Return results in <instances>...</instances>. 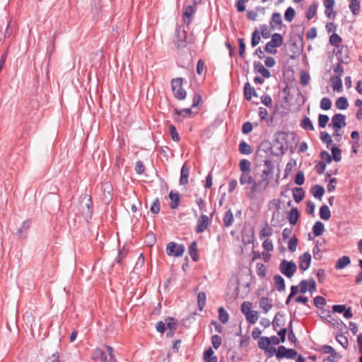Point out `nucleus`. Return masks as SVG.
Instances as JSON below:
<instances>
[{
    "label": "nucleus",
    "instance_id": "nucleus-1",
    "mask_svg": "<svg viewBox=\"0 0 362 362\" xmlns=\"http://www.w3.org/2000/svg\"><path fill=\"white\" fill-rule=\"evenodd\" d=\"M274 166L269 162H266L259 178L253 182V185L249 188V196L251 198H255L258 194L264 192L269 185L274 176Z\"/></svg>",
    "mask_w": 362,
    "mask_h": 362
},
{
    "label": "nucleus",
    "instance_id": "nucleus-2",
    "mask_svg": "<svg viewBox=\"0 0 362 362\" xmlns=\"http://www.w3.org/2000/svg\"><path fill=\"white\" fill-rule=\"evenodd\" d=\"M93 358L101 362H113V349L111 346L103 345L94 349Z\"/></svg>",
    "mask_w": 362,
    "mask_h": 362
},
{
    "label": "nucleus",
    "instance_id": "nucleus-3",
    "mask_svg": "<svg viewBox=\"0 0 362 362\" xmlns=\"http://www.w3.org/2000/svg\"><path fill=\"white\" fill-rule=\"evenodd\" d=\"M315 289V281L313 279H309L308 281H303L300 282L299 286H293L291 288V293L289 298L298 294V293H305L307 291L312 292Z\"/></svg>",
    "mask_w": 362,
    "mask_h": 362
},
{
    "label": "nucleus",
    "instance_id": "nucleus-4",
    "mask_svg": "<svg viewBox=\"0 0 362 362\" xmlns=\"http://www.w3.org/2000/svg\"><path fill=\"white\" fill-rule=\"evenodd\" d=\"M183 80L182 78H174L171 81V87L174 96L179 99L185 98L187 93L182 88Z\"/></svg>",
    "mask_w": 362,
    "mask_h": 362
},
{
    "label": "nucleus",
    "instance_id": "nucleus-5",
    "mask_svg": "<svg viewBox=\"0 0 362 362\" xmlns=\"http://www.w3.org/2000/svg\"><path fill=\"white\" fill-rule=\"evenodd\" d=\"M241 310L245 315L246 319L251 323H255L258 320V313L252 309L251 303L244 302L241 307Z\"/></svg>",
    "mask_w": 362,
    "mask_h": 362
},
{
    "label": "nucleus",
    "instance_id": "nucleus-6",
    "mask_svg": "<svg viewBox=\"0 0 362 362\" xmlns=\"http://www.w3.org/2000/svg\"><path fill=\"white\" fill-rule=\"evenodd\" d=\"M185 247L182 245L170 242L167 245L166 253L169 256L181 257L185 252Z\"/></svg>",
    "mask_w": 362,
    "mask_h": 362
},
{
    "label": "nucleus",
    "instance_id": "nucleus-7",
    "mask_svg": "<svg viewBox=\"0 0 362 362\" xmlns=\"http://www.w3.org/2000/svg\"><path fill=\"white\" fill-rule=\"evenodd\" d=\"M258 346L259 349L264 351V353L268 356H272L276 353L274 346L270 345L269 337H262L258 341Z\"/></svg>",
    "mask_w": 362,
    "mask_h": 362
},
{
    "label": "nucleus",
    "instance_id": "nucleus-8",
    "mask_svg": "<svg viewBox=\"0 0 362 362\" xmlns=\"http://www.w3.org/2000/svg\"><path fill=\"white\" fill-rule=\"evenodd\" d=\"M281 272L286 276H291L296 270V265L293 262L284 260L280 265Z\"/></svg>",
    "mask_w": 362,
    "mask_h": 362
},
{
    "label": "nucleus",
    "instance_id": "nucleus-9",
    "mask_svg": "<svg viewBox=\"0 0 362 362\" xmlns=\"http://www.w3.org/2000/svg\"><path fill=\"white\" fill-rule=\"evenodd\" d=\"M276 355L278 358L284 357L293 358L296 356V352L293 349H287L284 346H279L278 350H276Z\"/></svg>",
    "mask_w": 362,
    "mask_h": 362
},
{
    "label": "nucleus",
    "instance_id": "nucleus-10",
    "mask_svg": "<svg viewBox=\"0 0 362 362\" xmlns=\"http://www.w3.org/2000/svg\"><path fill=\"white\" fill-rule=\"evenodd\" d=\"M254 239V229L251 226L244 227L243 231V241L246 244L252 243Z\"/></svg>",
    "mask_w": 362,
    "mask_h": 362
},
{
    "label": "nucleus",
    "instance_id": "nucleus-11",
    "mask_svg": "<svg viewBox=\"0 0 362 362\" xmlns=\"http://www.w3.org/2000/svg\"><path fill=\"white\" fill-rule=\"evenodd\" d=\"M331 125L337 129L336 132L338 129L342 128L346 125L345 116L341 114L335 115L332 119Z\"/></svg>",
    "mask_w": 362,
    "mask_h": 362
},
{
    "label": "nucleus",
    "instance_id": "nucleus-12",
    "mask_svg": "<svg viewBox=\"0 0 362 362\" xmlns=\"http://www.w3.org/2000/svg\"><path fill=\"white\" fill-rule=\"evenodd\" d=\"M175 42L177 47H183L187 44V37L185 31L180 28L176 31Z\"/></svg>",
    "mask_w": 362,
    "mask_h": 362
},
{
    "label": "nucleus",
    "instance_id": "nucleus-13",
    "mask_svg": "<svg viewBox=\"0 0 362 362\" xmlns=\"http://www.w3.org/2000/svg\"><path fill=\"white\" fill-rule=\"evenodd\" d=\"M311 262V255L309 252H305L299 257V267L302 270H306L309 268Z\"/></svg>",
    "mask_w": 362,
    "mask_h": 362
},
{
    "label": "nucleus",
    "instance_id": "nucleus-14",
    "mask_svg": "<svg viewBox=\"0 0 362 362\" xmlns=\"http://www.w3.org/2000/svg\"><path fill=\"white\" fill-rule=\"evenodd\" d=\"M331 86L334 91L341 93L343 90L342 82L339 76H333L330 79Z\"/></svg>",
    "mask_w": 362,
    "mask_h": 362
},
{
    "label": "nucleus",
    "instance_id": "nucleus-15",
    "mask_svg": "<svg viewBox=\"0 0 362 362\" xmlns=\"http://www.w3.org/2000/svg\"><path fill=\"white\" fill-rule=\"evenodd\" d=\"M208 224H209L208 216L206 215L202 216L197 223V232H198V233L203 232L207 228Z\"/></svg>",
    "mask_w": 362,
    "mask_h": 362
},
{
    "label": "nucleus",
    "instance_id": "nucleus-16",
    "mask_svg": "<svg viewBox=\"0 0 362 362\" xmlns=\"http://www.w3.org/2000/svg\"><path fill=\"white\" fill-rule=\"evenodd\" d=\"M175 120L181 122L183 120L184 117L190 116L192 114V111L190 109H184L181 110H175Z\"/></svg>",
    "mask_w": 362,
    "mask_h": 362
},
{
    "label": "nucleus",
    "instance_id": "nucleus-17",
    "mask_svg": "<svg viewBox=\"0 0 362 362\" xmlns=\"http://www.w3.org/2000/svg\"><path fill=\"white\" fill-rule=\"evenodd\" d=\"M203 358L204 362H217V358L214 356V352L211 348L204 351Z\"/></svg>",
    "mask_w": 362,
    "mask_h": 362
},
{
    "label": "nucleus",
    "instance_id": "nucleus-18",
    "mask_svg": "<svg viewBox=\"0 0 362 362\" xmlns=\"http://www.w3.org/2000/svg\"><path fill=\"white\" fill-rule=\"evenodd\" d=\"M350 262L351 260L348 256H343L337 261L335 267L337 269H342L346 266L349 265Z\"/></svg>",
    "mask_w": 362,
    "mask_h": 362
},
{
    "label": "nucleus",
    "instance_id": "nucleus-19",
    "mask_svg": "<svg viewBox=\"0 0 362 362\" xmlns=\"http://www.w3.org/2000/svg\"><path fill=\"white\" fill-rule=\"evenodd\" d=\"M245 96L248 100H251L252 97H257L255 89L248 83L245 85Z\"/></svg>",
    "mask_w": 362,
    "mask_h": 362
},
{
    "label": "nucleus",
    "instance_id": "nucleus-20",
    "mask_svg": "<svg viewBox=\"0 0 362 362\" xmlns=\"http://www.w3.org/2000/svg\"><path fill=\"white\" fill-rule=\"evenodd\" d=\"M170 199V206L171 209H175L180 204V195L178 193L170 192L169 194Z\"/></svg>",
    "mask_w": 362,
    "mask_h": 362
},
{
    "label": "nucleus",
    "instance_id": "nucleus-21",
    "mask_svg": "<svg viewBox=\"0 0 362 362\" xmlns=\"http://www.w3.org/2000/svg\"><path fill=\"white\" fill-rule=\"evenodd\" d=\"M254 182H255V180H253L250 173H241L240 177V182L241 185L251 184L252 185Z\"/></svg>",
    "mask_w": 362,
    "mask_h": 362
},
{
    "label": "nucleus",
    "instance_id": "nucleus-22",
    "mask_svg": "<svg viewBox=\"0 0 362 362\" xmlns=\"http://www.w3.org/2000/svg\"><path fill=\"white\" fill-rule=\"evenodd\" d=\"M313 195L319 199H321L325 194V189L320 185H315L312 189Z\"/></svg>",
    "mask_w": 362,
    "mask_h": 362
},
{
    "label": "nucleus",
    "instance_id": "nucleus-23",
    "mask_svg": "<svg viewBox=\"0 0 362 362\" xmlns=\"http://www.w3.org/2000/svg\"><path fill=\"white\" fill-rule=\"evenodd\" d=\"M325 230V226L324 224L320 221H317L313 228V231L315 236H320L321 235Z\"/></svg>",
    "mask_w": 362,
    "mask_h": 362
},
{
    "label": "nucleus",
    "instance_id": "nucleus-24",
    "mask_svg": "<svg viewBox=\"0 0 362 362\" xmlns=\"http://www.w3.org/2000/svg\"><path fill=\"white\" fill-rule=\"evenodd\" d=\"M335 105L339 110H346L349 106L348 100L344 97H340L335 102Z\"/></svg>",
    "mask_w": 362,
    "mask_h": 362
},
{
    "label": "nucleus",
    "instance_id": "nucleus-25",
    "mask_svg": "<svg viewBox=\"0 0 362 362\" xmlns=\"http://www.w3.org/2000/svg\"><path fill=\"white\" fill-rule=\"evenodd\" d=\"M320 216L322 219L325 221H327L330 218L331 213L327 206L323 205L321 206L320 209Z\"/></svg>",
    "mask_w": 362,
    "mask_h": 362
},
{
    "label": "nucleus",
    "instance_id": "nucleus-26",
    "mask_svg": "<svg viewBox=\"0 0 362 362\" xmlns=\"http://www.w3.org/2000/svg\"><path fill=\"white\" fill-rule=\"evenodd\" d=\"M293 196L295 201L299 202L304 197V191L302 188L296 187L293 189Z\"/></svg>",
    "mask_w": 362,
    "mask_h": 362
},
{
    "label": "nucleus",
    "instance_id": "nucleus-27",
    "mask_svg": "<svg viewBox=\"0 0 362 362\" xmlns=\"http://www.w3.org/2000/svg\"><path fill=\"white\" fill-rule=\"evenodd\" d=\"M189 169L184 165L181 170L180 184L186 185L188 182Z\"/></svg>",
    "mask_w": 362,
    "mask_h": 362
},
{
    "label": "nucleus",
    "instance_id": "nucleus-28",
    "mask_svg": "<svg viewBox=\"0 0 362 362\" xmlns=\"http://www.w3.org/2000/svg\"><path fill=\"white\" fill-rule=\"evenodd\" d=\"M240 169L243 173H250L251 163L246 159H243L239 163Z\"/></svg>",
    "mask_w": 362,
    "mask_h": 362
},
{
    "label": "nucleus",
    "instance_id": "nucleus-29",
    "mask_svg": "<svg viewBox=\"0 0 362 362\" xmlns=\"http://www.w3.org/2000/svg\"><path fill=\"white\" fill-rule=\"evenodd\" d=\"M269 42L279 47L283 44V37L280 34L275 33L272 36V40Z\"/></svg>",
    "mask_w": 362,
    "mask_h": 362
},
{
    "label": "nucleus",
    "instance_id": "nucleus-30",
    "mask_svg": "<svg viewBox=\"0 0 362 362\" xmlns=\"http://www.w3.org/2000/svg\"><path fill=\"white\" fill-rule=\"evenodd\" d=\"M282 23L281 16L279 13H275L272 15L271 26L274 28L276 26H280Z\"/></svg>",
    "mask_w": 362,
    "mask_h": 362
},
{
    "label": "nucleus",
    "instance_id": "nucleus-31",
    "mask_svg": "<svg viewBox=\"0 0 362 362\" xmlns=\"http://www.w3.org/2000/svg\"><path fill=\"white\" fill-rule=\"evenodd\" d=\"M275 287L279 291H283L285 288L284 280L281 276H275L274 278Z\"/></svg>",
    "mask_w": 362,
    "mask_h": 362
},
{
    "label": "nucleus",
    "instance_id": "nucleus-32",
    "mask_svg": "<svg viewBox=\"0 0 362 362\" xmlns=\"http://www.w3.org/2000/svg\"><path fill=\"white\" fill-rule=\"evenodd\" d=\"M299 214L296 209H292L288 215V220L291 224H296L298 219Z\"/></svg>",
    "mask_w": 362,
    "mask_h": 362
},
{
    "label": "nucleus",
    "instance_id": "nucleus-33",
    "mask_svg": "<svg viewBox=\"0 0 362 362\" xmlns=\"http://www.w3.org/2000/svg\"><path fill=\"white\" fill-rule=\"evenodd\" d=\"M349 8L354 15L358 14L360 10V1L358 0H351Z\"/></svg>",
    "mask_w": 362,
    "mask_h": 362
},
{
    "label": "nucleus",
    "instance_id": "nucleus-34",
    "mask_svg": "<svg viewBox=\"0 0 362 362\" xmlns=\"http://www.w3.org/2000/svg\"><path fill=\"white\" fill-rule=\"evenodd\" d=\"M296 16V11L292 7H288L285 12V20L291 22Z\"/></svg>",
    "mask_w": 362,
    "mask_h": 362
},
{
    "label": "nucleus",
    "instance_id": "nucleus-35",
    "mask_svg": "<svg viewBox=\"0 0 362 362\" xmlns=\"http://www.w3.org/2000/svg\"><path fill=\"white\" fill-rule=\"evenodd\" d=\"M194 13V8L192 6H187L184 12V20L186 23H189L190 22V18Z\"/></svg>",
    "mask_w": 362,
    "mask_h": 362
},
{
    "label": "nucleus",
    "instance_id": "nucleus-36",
    "mask_svg": "<svg viewBox=\"0 0 362 362\" xmlns=\"http://www.w3.org/2000/svg\"><path fill=\"white\" fill-rule=\"evenodd\" d=\"M189 255L194 261L198 260V252L195 242H193L189 247Z\"/></svg>",
    "mask_w": 362,
    "mask_h": 362
},
{
    "label": "nucleus",
    "instance_id": "nucleus-37",
    "mask_svg": "<svg viewBox=\"0 0 362 362\" xmlns=\"http://www.w3.org/2000/svg\"><path fill=\"white\" fill-rule=\"evenodd\" d=\"M272 233V228L268 225H265L264 226L262 227V228L259 231V236H260V238L268 237V236L271 235Z\"/></svg>",
    "mask_w": 362,
    "mask_h": 362
},
{
    "label": "nucleus",
    "instance_id": "nucleus-38",
    "mask_svg": "<svg viewBox=\"0 0 362 362\" xmlns=\"http://www.w3.org/2000/svg\"><path fill=\"white\" fill-rule=\"evenodd\" d=\"M218 318L223 323H226L228 320V314L223 308L218 309Z\"/></svg>",
    "mask_w": 362,
    "mask_h": 362
},
{
    "label": "nucleus",
    "instance_id": "nucleus-39",
    "mask_svg": "<svg viewBox=\"0 0 362 362\" xmlns=\"http://www.w3.org/2000/svg\"><path fill=\"white\" fill-rule=\"evenodd\" d=\"M257 274L260 277H264L266 276L267 274V267L262 264H257Z\"/></svg>",
    "mask_w": 362,
    "mask_h": 362
},
{
    "label": "nucleus",
    "instance_id": "nucleus-40",
    "mask_svg": "<svg viewBox=\"0 0 362 362\" xmlns=\"http://www.w3.org/2000/svg\"><path fill=\"white\" fill-rule=\"evenodd\" d=\"M239 150L243 154H250L252 152L250 146L245 142H241L240 144Z\"/></svg>",
    "mask_w": 362,
    "mask_h": 362
},
{
    "label": "nucleus",
    "instance_id": "nucleus-41",
    "mask_svg": "<svg viewBox=\"0 0 362 362\" xmlns=\"http://www.w3.org/2000/svg\"><path fill=\"white\" fill-rule=\"evenodd\" d=\"M206 296L204 293H199L197 296L198 305L202 310L206 304Z\"/></svg>",
    "mask_w": 362,
    "mask_h": 362
},
{
    "label": "nucleus",
    "instance_id": "nucleus-42",
    "mask_svg": "<svg viewBox=\"0 0 362 362\" xmlns=\"http://www.w3.org/2000/svg\"><path fill=\"white\" fill-rule=\"evenodd\" d=\"M332 153L333 159L336 162H339V161L341 160V150L339 148H337V147H332Z\"/></svg>",
    "mask_w": 362,
    "mask_h": 362
},
{
    "label": "nucleus",
    "instance_id": "nucleus-43",
    "mask_svg": "<svg viewBox=\"0 0 362 362\" xmlns=\"http://www.w3.org/2000/svg\"><path fill=\"white\" fill-rule=\"evenodd\" d=\"M331 106H332V102L329 98H324L321 100L320 107L322 109L327 110L331 108Z\"/></svg>",
    "mask_w": 362,
    "mask_h": 362
},
{
    "label": "nucleus",
    "instance_id": "nucleus-44",
    "mask_svg": "<svg viewBox=\"0 0 362 362\" xmlns=\"http://www.w3.org/2000/svg\"><path fill=\"white\" fill-rule=\"evenodd\" d=\"M320 158L322 159L321 162L324 163L325 165L327 163H331V161L332 160L331 155L327 151H322L320 153Z\"/></svg>",
    "mask_w": 362,
    "mask_h": 362
},
{
    "label": "nucleus",
    "instance_id": "nucleus-45",
    "mask_svg": "<svg viewBox=\"0 0 362 362\" xmlns=\"http://www.w3.org/2000/svg\"><path fill=\"white\" fill-rule=\"evenodd\" d=\"M261 40L260 34L258 30H255L252 33V47H255L257 45Z\"/></svg>",
    "mask_w": 362,
    "mask_h": 362
},
{
    "label": "nucleus",
    "instance_id": "nucleus-46",
    "mask_svg": "<svg viewBox=\"0 0 362 362\" xmlns=\"http://www.w3.org/2000/svg\"><path fill=\"white\" fill-rule=\"evenodd\" d=\"M170 134L172 137V139L175 141H178L180 140L179 134L177 132L175 127L173 125H170L169 127Z\"/></svg>",
    "mask_w": 362,
    "mask_h": 362
},
{
    "label": "nucleus",
    "instance_id": "nucleus-47",
    "mask_svg": "<svg viewBox=\"0 0 362 362\" xmlns=\"http://www.w3.org/2000/svg\"><path fill=\"white\" fill-rule=\"evenodd\" d=\"M256 69L264 77L269 78L270 76V72L266 69L262 64L256 66Z\"/></svg>",
    "mask_w": 362,
    "mask_h": 362
},
{
    "label": "nucleus",
    "instance_id": "nucleus-48",
    "mask_svg": "<svg viewBox=\"0 0 362 362\" xmlns=\"http://www.w3.org/2000/svg\"><path fill=\"white\" fill-rule=\"evenodd\" d=\"M316 10L317 6L315 5H311L306 12V17L308 19L313 18L316 14Z\"/></svg>",
    "mask_w": 362,
    "mask_h": 362
},
{
    "label": "nucleus",
    "instance_id": "nucleus-49",
    "mask_svg": "<svg viewBox=\"0 0 362 362\" xmlns=\"http://www.w3.org/2000/svg\"><path fill=\"white\" fill-rule=\"evenodd\" d=\"M211 342L214 349H217L221 344L222 339L218 335H214L211 339Z\"/></svg>",
    "mask_w": 362,
    "mask_h": 362
},
{
    "label": "nucleus",
    "instance_id": "nucleus-50",
    "mask_svg": "<svg viewBox=\"0 0 362 362\" xmlns=\"http://www.w3.org/2000/svg\"><path fill=\"white\" fill-rule=\"evenodd\" d=\"M329 121V117L325 115H320L318 124L320 127H325Z\"/></svg>",
    "mask_w": 362,
    "mask_h": 362
},
{
    "label": "nucleus",
    "instance_id": "nucleus-51",
    "mask_svg": "<svg viewBox=\"0 0 362 362\" xmlns=\"http://www.w3.org/2000/svg\"><path fill=\"white\" fill-rule=\"evenodd\" d=\"M223 221H224L225 225H226L228 226H230L233 223V216L230 211H227L225 214Z\"/></svg>",
    "mask_w": 362,
    "mask_h": 362
},
{
    "label": "nucleus",
    "instance_id": "nucleus-52",
    "mask_svg": "<svg viewBox=\"0 0 362 362\" xmlns=\"http://www.w3.org/2000/svg\"><path fill=\"white\" fill-rule=\"evenodd\" d=\"M297 243H298V240L296 238L293 237L291 238L289 241H288V249L291 251V252H294L296 250V248H297Z\"/></svg>",
    "mask_w": 362,
    "mask_h": 362
},
{
    "label": "nucleus",
    "instance_id": "nucleus-53",
    "mask_svg": "<svg viewBox=\"0 0 362 362\" xmlns=\"http://www.w3.org/2000/svg\"><path fill=\"white\" fill-rule=\"evenodd\" d=\"M263 247L265 251H267V252L272 251L274 249V245H273L272 241L269 239H266L263 242Z\"/></svg>",
    "mask_w": 362,
    "mask_h": 362
},
{
    "label": "nucleus",
    "instance_id": "nucleus-54",
    "mask_svg": "<svg viewBox=\"0 0 362 362\" xmlns=\"http://www.w3.org/2000/svg\"><path fill=\"white\" fill-rule=\"evenodd\" d=\"M337 340L344 348H346L348 346L349 341L345 336L339 335L337 337Z\"/></svg>",
    "mask_w": 362,
    "mask_h": 362
},
{
    "label": "nucleus",
    "instance_id": "nucleus-55",
    "mask_svg": "<svg viewBox=\"0 0 362 362\" xmlns=\"http://www.w3.org/2000/svg\"><path fill=\"white\" fill-rule=\"evenodd\" d=\"M310 76L305 73V72H301L300 74V83L303 84V85H308L309 81H310Z\"/></svg>",
    "mask_w": 362,
    "mask_h": 362
},
{
    "label": "nucleus",
    "instance_id": "nucleus-56",
    "mask_svg": "<svg viewBox=\"0 0 362 362\" xmlns=\"http://www.w3.org/2000/svg\"><path fill=\"white\" fill-rule=\"evenodd\" d=\"M302 126L305 129L314 130V127L308 118H305L302 121Z\"/></svg>",
    "mask_w": 362,
    "mask_h": 362
},
{
    "label": "nucleus",
    "instance_id": "nucleus-57",
    "mask_svg": "<svg viewBox=\"0 0 362 362\" xmlns=\"http://www.w3.org/2000/svg\"><path fill=\"white\" fill-rule=\"evenodd\" d=\"M314 303H315V305L318 307V308H321L322 307L323 305H325L326 303V300L322 297V296H317L315 299H314Z\"/></svg>",
    "mask_w": 362,
    "mask_h": 362
},
{
    "label": "nucleus",
    "instance_id": "nucleus-58",
    "mask_svg": "<svg viewBox=\"0 0 362 362\" xmlns=\"http://www.w3.org/2000/svg\"><path fill=\"white\" fill-rule=\"evenodd\" d=\"M341 40V37L337 34L332 35L329 38V42L332 45H338Z\"/></svg>",
    "mask_w": 362,
    "mask_h": 362
},
{
    "label": "nucleus",
    "instance_id": "nucleus-59",
    "mask_svg": "<svg viewBox=\"0 0 362 362\" xmlns=\"http://www.w3.org/2000/svg\"><path fill=\"white\" fill-rule=\"evenodd\" d=\"M165 324L170 331H172L176 328V322L172 318L166 319Z\"/></svg>",
    "mask_w": 362,
    "mask_h": 362
},
{
    "label": "nucleus",
    "instance_id": "nucleus-60",
    "mask_svg": "<svg viewBox=\"0 0 362 362\" xmlns=\"http://www.w3.org/2000/svg\"><path fill=\"white\" fill-rule=\"evenodd\" d=\"M277 47L274 46L273 44L270 43L269 42L267 43L265 46V50L270 54H275L276 53V48Z\"/></svg>",
    "mask_w": 362,
    "mask_h": 362
},
{
    "label": "nucleus",
    "instance_id": "nucleus-61",
    "mask_svg": "<svg viewBox=\"0 0 362 362\" xmlns=\"http://www.w3.org/2000/svg\"><path fill=\"white\" fill-rule=\"evenodd\" d=\"M321 139L324 143H326L327 144H330L332 142V140L331 139V136L329 134L326 132L321 133Z\"/></svg>",
    "mask_w": 362,
    "mask_h": 362
},
{
    "label": "nucleus",
    "instance_id": "nucleus-62",
    "mask_svg": "<svg viewBox=\"0 0 362 362\" xmlns=\"http://www.w3.org/2000/svg\"><path fill=\"white\" fill-rule=\"evenodd\" d=\"M303 182L304 175L302 172H298L296 176L295 182L298 185H301L303 184Z\"/></svg>",
    "mask_w": 362,
    "mask_h": 362
},
{
    "label": "nucleus",
    "instance_id": "nucleus-63",
    "mask_svg": "<svg viewBox=\"0 0 362 362\" xmlns=\"http://www.w3.org/2000/svg\"><path fill=\"white\" fill-rule=\"evenodd\" d=\"M336 184L337 180L335 178L330 179L327 185V190L329 192H333L335 189Z\"/></svg>",
    "mask_w": 362,
    "mask_h": 362
},
{
    "label": "nucleus",
    "instance_id": "nucleus-64",
    "mask_svg": "<svg viewBox=\"0 0 362 362\" xmlns=\"http://www.w3.org/2000/svg\"><path fill=\"white\" fill-rule=\"evenodd\" d=\"M315 206L313 202H308L306 206V211L309 214H313L315 212Z\"/></svg>",
    "mask_w": 362,
    "mask_h": 362
}]
</instances>
